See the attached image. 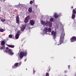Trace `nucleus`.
<instances>
[{"instance_id": "obj_22", "label": "nucleus", "mask_w": 76, "mask_h": 76, "mask_svg": "<svg viewBox=\"0 0 76 76\" xmlns=\"http://www.w3.org/2000/svg\"><path fill=\"white\" fill-rule=\"evenodd\" d=\"M1 21L2 22H5V21H6V20L4 19H3V18H2L1 20Z\"/></svg>"}, {"instance_id": "obj_20", "label": "nucleus", "mask_w": 76, "mask_h": 76, "mask_svg": "<svg viewBox=\"0 0 76 76\" xmlns=\"http://www.w3.org/2000/svg\"><path fill=\"white\" fill-rule=\"evenodd\" d=\"M1 44L2 45H5V42L3 40L1 42Z\"/></svg>"}, {"instance_id": "obj_4", "label": "nucleus", "mask_w": 76, "mask_h": 76, "mask_svg": "<svg viewBox=\"0 0 76 76\" xmlns=\"http://www.w3.org/2000/svg\"><path fill=\"white\" fill-rule=\"evenodd\" d=\"M51 34L53 36V39H55L56 38V35H57V32L54 31H51Z\"/></svg>"}, {"instance_id": "obj_31", "label": "nucleus", "mask_w": 76, "mask_h": 76, "mask_svg": "<svg viewBox=\"0 0 76 76\" xmlns=\"http://www.w3.org/2000/svg\"><path fill=\"white\" fill-rule=\"evenodd\" d=\"M73 23H74V24H76V21H75L73 22Z\"/></svg>"}, {"instance_id": "obj_34", "label": "nucleus", "mask_w": 76, "mask_h": 76, "mask_svg": "<svg viewBox=\"0 0 76 76\" xmlns=\"http://www.w3.org/2000/svg\"><path fill=\"white\" fill-rule=\"evenodd\" d=\"M5 0H0V1H5Z\"/></svg>"}, {"instance_id": "obj_10", "label": "nucleus", "mask_w": 76, "mask_h": 76, "mask_svg": "<svg viewBox=\"0 0 76 76\" xmlns=\"http://www.w3.org/2000/svg\"><path fill=\"white\" fill-rule=\"evenodd\" d=\"M16 23L18 24L19 23V15H17L16 17Z\"/></svg>"}, {"instance_id": "obj_18", "label": "nucleus", "mask_w": 76, "mask_h": 76, "mask_svg": "<svg viewBox=\"0 0 76 76\" xmlns=\"http://www.w3.org/2000/svg\"><path fill=\"white\" fill-rule=\"evenodd\" d=\"M72 14H76V8H75L72 10Z\"/></svg>"}, {"instance_id": "obj_14", "label": "nucleus", "mask_w": 76, "mask_h": 76, "mask_svg": "<svg viewBox=\"0 0 76 76\" xmlns=\"http://www.w3.org/2000/svg\"><path fill=\"white\" fill-rule=\"evenodd\" d=\"M44 32L45 34H46V33H47V32H48V28L45 27L44 30Z\"/></svg>"}, {"instance_id": "obj_37", "label": "nucleus", "mask_w": 76, "mask_h": 76, "mask_svg": "<svg viewBox=\"0 0 76 76\" xmlns=\"http://www.w3.org/2000/svg\"><path fill=\"white\" fill-rule=\"evenodd\" d=\"M64 73H67V71H65Z\"/></svg>"}, {"instance_id": "obj_42", "label": "nucleus", "mask_w": 76, "mask_h": 76, "mask_svg": "<svg viewBox=\"0 0 76 76\" xmlns=\"http://www.w3.org/2000/svg\"><path fill=\"white\" fill-rule=\"evenodd\" d=\"M75 76H76V74H75Z\"/></svg>"}, {"instance_id": "obj_29", "label": "nucleus", "mask_w": 76, "mask_h": 76, "mask_svg": "<svg viewBox=\"0 0 76 76\" xmlns=\"http://www.w3.org/2000/svg\"><path fill=\"white\" fill-rule=\"evenodd\" d=\"M50 71V68H49V69H48L47 70V72H49Z\"/></svg>"}, {"instance_id": "obj_3", "label": "nucleus", "mask_w": 76, "mask_h": 76, "mask_svg": "<svg viewBox=\"0 0 76 76\" xmlns=\"http://www.w3.org/2000/svg\"><path fill=\"white\" fill-rule=\"evenodd\" d=\"M4 52L5 53H7L8 52L10 55H12L14 54V53L13 52H12V49H8V50H4Z\"/></svg>"}, {"instance_id": "obj_7", "label": "nucleus", "mask_w": 76, "mask_h": 76, "mask_svg": "<svg viewBox=\"0 0 76 76\" xmlns=\"http://www.w3.org/2000/svg\"><path fill=\"white\" fill-rule=\"evenodd\" d=\"M29 19H30V16L28 15L25 18L24 21L25 23H27V22H28V21Z\"/></svg>"}, {"instance_id": "obj_25", "label": "nucleus", "mask_w": 76, "mask_h": 76, "mask_svg": "<svg viewBox=\"0 0 76 76\" xmlns=\"http://www.w3.org/2000/svg\"><path fill=\"white\" fill-rule=\"evenodd\" d=\"M50 22H53L54 20V19L53 18H51L50 19Z\"/></svg>"}, {"instance_id": "obj_23", "label": "nucleus", "mask_w": 76, "mask_h": 76, "mask_svg": "<svg viewBox=\"0 0 76 76\" xmlns=\"http://www.w3.org/2000/svg\"><path fill=\"white\" fill-rule=\"evenodd\" d=\"M5 48V46H3L1 47V50H3V49H4Z\"/></svg>"}, {"instance_id": "obj_12", "label": "nucleus", "mask_w": 76, "mask_h": 76, "mask_svg": "<svg viewBox=\"0 0 76 76\" xmlns=\"http://www.w3.org/2000/svg\"><path fill=\"white\" fill-rule=\"evenodd\" d=\"M54 17L56 19H57L58 17H60V15H58L57 13H55L54 14Z\"/></svg>"}, {"instance_id": "obj_27", "label": "nucleus", "mask_w": 76, "mask_h": 76, "mask_svg": "<svg viewBox=\"0 0 76 76\" xmlns=\"http://www.w3.org/2000/svg\"><path fill=\"white\" fill-rule=\"evenodd\" d=\"M21 64H22V62H20L19 63L18 66L19 67L20 65H21Z\"/></svg>"}, {"instance_id": "obj_36", "label": "nucleus", "mask_w": 76, "mask_h": 76, "mask_svg": "<svg viewBox=\"0 0 76 76\" xmlns=\"http://www.w3.org/2000/svg\"><path fill=\"white\" fill-rule=\"evenodd\" d=\"M35 73V70H33V73Z\"/></svg>"}, {"instance_id": "obj_28", "label": "nucleus", "mask_w": 76, "mask_h": 76, "mask_svg": "<svg viewBox=\"0 0 76 76\" xmlns=\"http://www.w3.org/2000/svg\"><path fill=\"white\" fill-rule=\"evenodd\" d=\"M45 76H49V73H47L46 74Z\"/></svg>"}, {"instance_id": "obj_19", "label": "nucleus", "mask_w": 76, "mask_h": 76, "mask_svg": "<svg viewBox=\"0 0 76 76\" xmlns=\"http://www.w3.org/2000/svg\"><path fill=\"white\" fill-rule=\"evenodd\" d=\"M41 23L42 25H45V21H43L42 20L41 21Z\"/></svg>"}, {"instance_id": "obj_24", "label": "nucleus", "mask_w": 76, "mask_h": 76, "mask_svg": "<svg viewBox=\"0 0 76 76\" xmlns=\"http://www.w3.org/2000/svg\"><path fill=\"white\" fill-rule=\"evenodd\" d=\"M4 31V29L2 28H0V32H3Z\"/></svg>"}, {"instance_id": "obj_26", "label": "nucleus", "mask_w": 76, "mask_h": 76, "mask_svg": "<svg viewBox=\"0 0 76 76\" xmlns=\"http://www.w3.org/2000/svg\"><path fill=\"white\" fill-rule=\"evenodd\" d=\"M9 38H12V37H13V36H12V35L11 34H10L9 35Z\"/></svg>"}, {"instance_id": "obj_5", "label": "nucleus", "mask_w": 76, "mask_h": 76, "mask_svg": "<svg viewBox=\"0 0 76 76\" xmlns=\"http://www.w3.org/2000/svg\"><path fill=\"white\" fill-rule=\"evenodd\" d=\"M20 34H21L20 31L19 30L17 31L15 36L16 39H17L19 38V36L20 35Z\"/></svg>"}, {"instance_id": "obj_35", "label": "nucleus", "mask_w": 76, "mask_h": 76, "mask_svg": "<svg viewBox=\"0 0 76 76\" xmlns=\"http://www.w3.org/2000/svg\"><path fill=\"white\" fill-rule=\"evenodd\" d=\"M19 5H16V6H17V7H19Z\"/></svg>"}, {"instance_id": "obj_16", "label": "nucleus", "mask_w": 76, "mask_h": 76, "mask_svg": "<svg viewBox=\"0 0 76 76\" xmlns=\"http://www.w3.org/2000/svg\"><path fill=\"white\" fill-rule=\"evenodd\" d=\"M75 18H76V15H75V14H72V17H71V18L72 19H75Z\"/></svg>"}, {"instance_id": "obj_17", "label": "nucleus", "mask_w": 76, "mask_h": 76, "mask_svg": "<svg viewBox=\"0 0 76 76\" xmlns=\"http://www.w3.org/2000/svg\"><path fill=\"white\" fill-rule=\"evenodd\" d=\"M28 11L29 13H31L32 12V7L29 8L28 9Z\"/></svg>"}, {"instance_id": "obj_9", "label": "nucleus", "mask_w": 76, "mask_h": 76, "mask_svg": "<svg viewBox=\"0 0 76 76\" xmlns=\"http://www.w3.org/2000/svg\"><path fill=\"white\" fill-rule=\"evenodd\" d=\"M75 41H76V37L75 36H73L70 38V41L71 42H73Z\"/></svg>"}, {"instance_id": "obj_11", "label": "nucleus", "mask_w": 76, "mask_h": 76, "mask_svg": "<svg viewBox=\"0 0 76 76\" xmlns=\"http://www.w3.org/2000/svg\"><path fill=\"white\" fill-rule=\"evenodd\" d=\"M26 28V26L24 25L20 29L21 31L22 32H23L25 29V28Z\"/></svg>"}, {"instance_id": "obj_6", "label": "nucleus", "mask_w": 76, "mask_h": 76, "mask_svg": "<svg viewBox=\"0 0 76 76\" xmlns=\"http://www.w3.org/2000/svg\"><path fill=\"white\" fill-rule=\"evenodd\" d=\"M45 25L47 26H49V27L52 26V23L49 21H47L45 23Z\"/></svg>"}, {"instance_id": "obj_39", "label": "nucleus", "mask_w": 76, "mask_h": 76, "mask_svg": "<svg viewBox=\"0 0 76 76\" xmlns=\"http://www.w3.org/2000/svg\"><path fill=\"white\" fill-rule=\"evenodd\" d=\"M26 61V60H24L25 61Z\"/></svg>"}, {"instance_id": "obj_21", "label": "nucleus", "mask_w": 76, "mask_h": 76, "mask_svg": "<svg viewBox=\"0 0 76 76\" xmlns=\"http://www.w3.org/2000/svg\"><path fill=\"white\" fill-rule=\"evenodd\" d=\"M48 30L49 32H51V28H49L48 29Z\"/></svg>"}, {"instance_id": "obj_2", "label": "nucleus", "mask_w": 76, "mask_h": 76, "mask_svg": "<svg viewBox=\"0 0 76 76\" xmlns=\"http://www.w3.org/2000/svg\"><path fill=\"white\" fill-rule=\"evenodd\" d=\"M27 55V53L21 51L20 52V58H22L23 57V56L26 57Z\"/></svg>"}, {"instance_id": "obj_8", "label": "nucleus", "mask_w": 76, "mask_h": 76, "mask_svg": "<svg viewBox=\"0 0 76 76\" xmlns=\"http://www.w3.org/2000/svg\"><path fill=\"white\" fill-rule=\"evenodd\" d=\"M18 67H19V63H16L12 67V69H16Z\"/></svg>"}, {"instance_id": "obj_15", "label": "nucleus", "mask_w": 76, "mask_h": 76, "mask_svg": "<svg viewBox=\"0 0 76 76\" xmlns=\"http://www.w3.org/2000/svg\"><path fill=\"white\" fill-rule=\"evenodd\" d=\"M7 46L9 47L10 48H14V47H15V46L13 45H7Z\"/></svg>"}, {"instance_id": "obj_32", "label": "nucleus", "mask_w": 76, "mask_h": 76, "mask_svg": "<svg viewBox=\"0 0 76 76\" xmlns=\"http://www.w3.org/2000/svg\"><path fill=\"white\" fill-rule=\"evenodd\" d=\"M6 50H9V47H7L6 48Z\"/></svg>"}, {"instance_id": "obj_38", "label": "nucleus", "mask_w": 76, "mask_h": 76, "mask_svg": "<svg viewBox=\"0 0 76 76\" xmlns=\"http://www.w3.org/2000/svg\"><path fill=\"white\" fill-rule=\"evenodd\" d=\"M71 8L72 9H73V6H72V7H71Z\"/></svg>"}, {"instance_id": "obj_40", "label": "nucleus", "mask_w": 76, "mask_h": 76, "mask_svg": "<svg viewBox=\"0 0 76 76\" xmlns=\"http://www.w3.org/2000/svg\"><path fill=\"white\" fill-rule=\"evenodd\" d=\"M75 57H74V58H75Z\"/></svg>"}, {"instance_id": "obj_33", "label": "nucleus", "mask_w": 76, "mask_h": 76, "mask_svg": "<svg viewBox=\"0 0 76 76\" xmlns=\"http://www.w3.org/2000/svg\"><path fill=\"white\" fill-rule=\"evenodd\" d=\"M70 65H68V68L69 69H70Z\"/></svg>"}, {"instance_id": "obj_1", "label": "nucleus", "mask_w": 76, "mask_h": 76, "mask_svg": "<svg viewBox=\"0 0 76 76\" xmlns=\"http://www.w3.org/2000/svg\"><path fill=\"white\" fill-rule=\"evenodd\" d=\"M65 35V34L64 32H62L61 35V36L60 37V39L59 42V44H58V45H61L62 43H63V41L64 40V37Z\"/></svg>"}, {"instance_id": "obj_30", "label": "nucleus", "mask_w": 76, "mask_h": 76, "mask_svg": "<svg viewBox=\"0 0 76 76\" xmlns=\"http://www.w3.org/2000/svg\"><path fill=\"white\" fill-rule=\"evenodd\" d=\"M30 4H32V3H33V1H30Z\"/></svg>"}, {"instance_id": "obj_13", "label": "nucleus", "mask_w": 76, "mask_h": 76, "mask_svg": "<svg viewBox=\"0 0 76 76\" xmlns=\"http://www.w3.org/2000/svg\"><path fill=\"white\" fill-rule=\"evenodd\" d=\"M30 24L31 25L33 26L35 24V23H34V21L33 20H31L30 21Z\"/></svg>"}, {"instance_id": "obj_41", "label": "nucleus", "mask_w": 76, "mask_h": 76, "mask_svg": "<svg viewBox=\"0 0 76 76\" xmlns=\"http://www.w3.org/2000/svg\"><path fill=\"white\" fill-rule=\"evenodd\" d=\"M26 70H27V69H26Z\"/></svg>"}]
</instances>
